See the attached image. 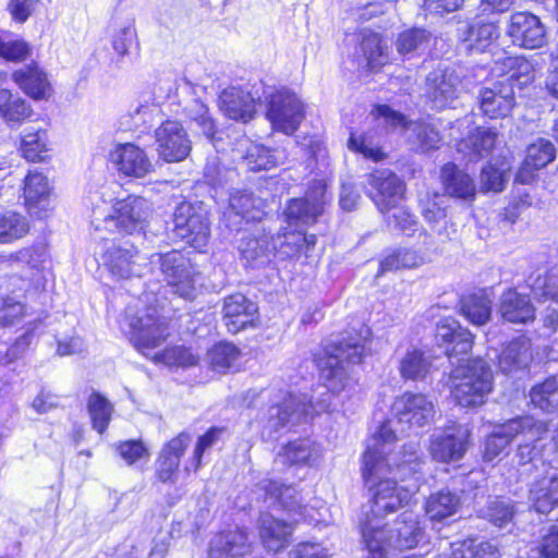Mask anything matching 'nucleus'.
<instances>
[{
    "label": "nucleus",
    "mask_w": 558,
    "mask_h": 558,
    "mask_svg": "<svg viewBox=\"0 0 558 558\" xmlns=\"http://www.w3.org/2000/svg\"><path fill=\"white\" fill-rule=\"evenodd\" d=\"M396 439L390 422H385L369 439L363 456L362 476L368 501L360 529L373 558H383L384 539L377 538V534H384L386 515L410 502L418 490L417 474L424 463L416 441H409L402 451L395 452Z\"/></svg>",
    "instance_id": "nucleus-1"
},
{
    "label": "nucleus",
    "mask_w": 558,
    "mask_h": 558,
    "mask_svg": "<svg viewBox=\"0 0 558 558\" xmlns=\"http://www.w3.org/2000/svg\"><path fill=\"white\" fill-rule=\"evenodd\" d=\"M369 333V329L362 326L356 333H350L325 349L318 366L320 377L330 392L339 393L351 386L350 365L360 363L366 354Z\"/></svg>",
    "instance_id": "nucleus-2"
},
{
    "label": "nucleus",
    "mask_w": 558,
    "mask_h": 558,
    "mask_svg": "<svg viewBox=\"0 0 558 558\" xmlns=\"http://www.w3.org/2000/svg\"><path fill=\"white\" fill-rule=\"evenodd\" d=\"M449 379L451 396L463 408L482 405L493 388V372L481 357L458 359Z\"/></svg>",
    "instance_id": "nucleus-3"
},
{
    "label": "nucleus",
    "mask_w": 558,
    "mask_h": 558,
    "mask_svg": "<svg viewBox=\"0 0 558 558\" xmlns=\"http://www.w3.org/2000/svg\"><path fill=\"white\" fill-rule=\"evenodd\" d=\"M169 320L168 311L162 304L149 303L137 311L128 307L120 320V328L136 349H153L167 339Z\"/></svg>",
    "instance_id": "nucleus-4"
},
{
    "label": "nucleus",
    "mask_w": 558,
    "mask_h": 558,
    "mask_svg": "<svg viewBox=\"0 0 558 558\" xmlns=\"http://www.w3.org/2000/svg\"><path fill=\"white\" fill-rule=\"evenodd\" d=\"M372 114L378 123L384 124L387 129L396 130L398 128L407 129L410 144L417 153H428L440 147L442 135L437 120L427 119L407 123L405 117L388 105L376 106Z\"/></svg>",
    "instance_id": "nucleus-5"
},
{
    "label": "nucleus",
    "mask_w": 558,
    "mask_h": 558,
    "mask_svg": "<svg viewBox=\"0 0 558 558\" xmlns=\"http://www.w3.org/2000/svg\"><path fill=\"white\" fill-rule=\"evenodd\" d=\"M329 410V404L319 402L313 404L305 395H289L281 403L270 407L262 417L263 434L272 438L274 434L288 425H295L314 414Z\"/></svg>",
    "instance_id": "nucleus-6"
},
{
    "label": "nucleus",
    "mask_w": 558,
    "mask_h": 558,
    "mask_svg": "<svg viewBox=\"0 0 558 558\" xmlns=\"http://www.w3.org/2000/svg\"><path fill=\"white\" fill-rule=\"evenodd\" d=\"M548 430L547 424L535 420L533 416H518L508 420L504 424L495 426L487 436L484 445L483 459L486 462L494 461L499 457L517 436L527 437L535 440L541 439Z\"/></svg>",
    "instance_id": "nucleus-7"
},
{
    "label": "nucleus",
    "mask_w": 558,
    "mask_h": 558,
    "mask_svg": "<svg viewBox=\"0 0 558 558\" xmlns=\"http://www.w3.org/2000/svg\"><path fill=\"white\" fill-rule=\"evenodd\" d=\"M150 263L159 265L160 271L174 294L185 300L196 298L197 271L182 252L173 250L165 254H153Z\"/></svg>",
    "instance_id": "nucleus-8"
},
{
    "label": "nucleus",
    "mask_w": 558,
    "mask_h": 558,
    "mask_svg": "<svg viewBox=\"0 0 558 558\" xmlns=\"http://www.w3.org/2000/svg\"><path fill=\"white\" fill-rule=\"evenodd\" d=\"M173 231L190 246L202 251L207 246L210 236L206 210L189 202L180 203L173 213Z\"/></svg>",
    "instance_id": "nucleus-9"
},
{
    "label": "nucleus",
    "mask_w": 558,
    "mask_h": 558,
    "mask_svg": "<svg viewBox=\"0 0 558 558\" xmlns=\"http://www.w3.org/2000/svg\"><path fill=\"white\" fill-rule=\"evenodd\" d=\"M471 428L457 422L448 423L430 437L429 453L437 462L450 463L461 460L470 447Z\"/></svg>",
    "instance_id": "nucleus-10"
},
{
    "label": "nucleus",
    "mask_w": 558,
    "mask_h": 558,
    "mask_svg": "<svg viewBox=\"0 0 558 558\" xmlns=\"http://www.w3.org/2000/svg\"><path fill=\"white\" fill-rule=\"evenodd\" d=\"M151 214L150 203L140 196H129L118 201L112 214L104 218V228L107 230L117 229L132 234L145 228L147 219Z\"/></svg>",
    "instance_id": "nucleus-11"
},
{
    "label": "nucleus",
    "mask_w": 558,
    "mask_h": 558,
    "mask_svg": "<svg viewBox=\"0 0 558 558\" xmlns=\"http://www.w3.org/2000/svg\"><path fill=\"white\" fill-rule=\"evenodd\" d=\"M267 118L275 130L291 135L304 118L303 102L288 89L278 90L269 96Z\"/></svg>",
    "instance_id": "nucleus-12"
},
{
    "label": "nucleus",
    "mask_w": 558,
    "mask_h": 558,
    "mask_svg": "<svg viewBox=\"0 0 558 558\" xmlns=\"http://www.w3.org/2000/svg\"><path fill=\"white\" fill-rule=\"evenodd\" d=\"M462 92V82L457 71L439 64L425 80V97L432 107L442 110L451 106Z\"/></svg>",
    "instance_id": "nucleus-13"
},
{
    "label": "nucleus",
    "mask_w": 558,
    "mask_h": 558,
    "mask_svg": "<svg viewBox=\"0 0 558 558\" xmlns=\"http://www.w3.org/2000/svg\"><path fill=\"white\" fill-rule=\"evenodd\" d=\"M365 193L380 213L395 208L404 192V183L389 169L375 170L365 175Z\"/></svg>",
    "instance_id": "nucleus-14"
},
{
    "label": "nucleus",
    "mask_w": 558,
    "mask_h": 558,
    "mask_svg": "<svg viewBox=\"0 0 558 558\" xmlns=\"http://www.w3.org/2000/svg\"><path fill=\"white\" fill-rule=\"evenodd\" d=\"M156 150L166 162L184 160L192 150V142L183 125L173 120L162 122L155 130Z\"/></svg>",
    "instance_id": "nucleus-15"
},
{
    "label": "nucleus",
    "mask_w": 558,
    "mask_h": 558,
    "mask_svg": "<svg viewBox=\"0 0 558 558\" xmlns=\"http://www.w3.org/2000/svg\"><path fill=\"white\" fill-rule=\"evenodd\" d=\"M384 526V534L377 538L384 539L383 558H387L390 549L404 550L414 548L423 537L417 515L412 511L402 512L389 531ZM368 558H373L368 553Z\"/></svg>",
    "instance_id": "nucleus-16"
},
{
    "label": "nucleus",
    "mask_w": 558,
    "mask_h": 558,
    "mask_svg": "<svg viewBox=\"0 0 558 558\" xmlns=\"http://www.w3.org/2000/svg\"><path fill=\"white\" fill-rule=\"evenodd\" d=\"M392 412L401 424L422 427L435 417V405L423 393L404 392L392 404Z\"/></svg>",
    "instance_id": "nucleus-17"
},
{
    "label": "nucleus",
    "mask_w": 558,
    "mask_h": 558,
    "mask_svg": "<svg viewBox=\"0 0 558 558\" xmlns=\"http://www.w3.org/2000/svg\"><path fill=\"white\" fill-rule=\"evenodd\" d=\"M257 489L264 494V501L268 507L282 510L289 517L305 515L306 506H304L303 497L295 486L264 478L257 484Z\"/></svg>",
    "instance_id": "nucleus-18"
},
{
    "label": "nucleus",
    "mask_w": 558,
    "mask_h": 558,
    "mask_svg": "<svg viewBox=\"0 0 558 558\" xmlns=\"http://www.w3.org/2000/svg\"><path fill=\"white\" fill-rule=\"evenodd\" d=\"M507 35L513 45L524 49H536L544 45L546 32L538 16L530 12L511 14Z\"/></svg>",
    "instance_id": "nucleus-19"
},
{
    "label": "nucleus",
    "mask_w": 558,
    "mask_h": 558,
    "mask_svg": "<svg viewBox=\"0 0 558 558\" xmlns=\"http://www.w3.org/2000/svg\"><path fill=\"white\" fill-rule=\"evenodd\" d=\"M109 158L119 174L125 177L142 179L154 170L146 151L133 143L116 145Z\"/></svg>",
    "instance_id": "nucleus-20"
},
{
    "label": "nucleus",
    "mask_w": 558,
    "mask_h": 558,
    "mask_svg": "<svg viewBox=\"0 0 558 558\" xmlns=\"http://www.w3.org/2000/svg\"><path fill=\"white\" fill-rule=\"evenodd\" d=\"M191 440V435L182 432L162 447L155 462V475L158 481L161 483L175 482L181 458Z\"/></svg>",
    "instance_id": "nucleus-21"
},
{
    "label": "nucleus",
    "mask_w": 558,
    "mask_h": 558,
    "mask_svg": "<svg viewBox=\"0 0 558 558\" xmlns=\"http://www.w3.org/2000/svg\"><path fill=\"white\" fill-rule=\"evenodd\" d=\"M24 199L28 213L45 218L53 209L52 187L43 173L31 172L24 183Z\"/></svg>",
    "instance_id": "nucleus-22"
},
{
    "label": "nucleus",
    "mask_w": 558,
    "mask_h": 558,
    "mask_svg": "<svg viewBox=\"0 0 558 558\" xmlns=\"http://www.w3.org/2000/svg\"><path fill=\"white\" fill-rule=\"evenodd\" d=\"M514 105V90L509 82L500 80L481 89V109L485 116L492 119L507 117Z\"/></svg>",
    "instance_id": "nucleus-23"
},
{
    "label": "nucleus",
    "mask_w": 558,
    "mask_h": 558,
    "mask_svg": "<svg viewBox=\"0 0 558 558\" xmlns=\"http://www.w3.org/2000/svg\"><path fill=\"white\" fill-rule=\"evenodd\" d=\"M138 251L128 240L112 243L102 254L108 271L117 279H126L138 274Z\"/></svg>",
    "instance_id": "nucleus-24"
},
{
    "label": "nucleus",
    "mask_w": 558,
    "mask_h": 558,
    "mask_svg": "<svg viewBox=\"0 0 558 558\" xmlns=\"http://www.w3.org/2000/svg\"><path fill=\"white\" fill-rule=\"evenodd\" d=\"M260 199L253 193L242 190L230 194L229 207L223 214L227 226L230 229L241 230L242 221L250 222L259 220L263 211L260 209Z\"/></svg>",
    "instance_id": "nucleus-25"
},
{
    "label": "nucleus",
    "mask_w": 558,
    "mask_h": 558,
    "mask_svg": "<svg viewBox=\"0 0 558 558\" xmlns=\"http://www.w3.org/2000/svg\"><path fill=\"white\" fill-rule=\"evenodd\" d=\"M219 108L229 119L243 123L252 120L256 112V104L250 92L231 86L219 96Z\"/></svg>",
    "instance_id": "nucleus-26"
},
{
    "label": "nucleus",
    "mask_w": 558,
    "mask_h": 558,
    "mask_svg": "<svg viewBox=\"0 0 558 558\" xmlns=\"http://www.w3.org/2000/svg\"><path fill=\"white\" fill-rule=\"evenodd\" d=\"M259 538L268 551L277 553L286 548L291 541L294 530L292 523H287L272 514L262 513L257 522Z\"/></svg>",
    "instance_id": "nucleus-27"
},
{
    "label": "nucleus",
    "mask_w": 558,
    "mask_h": 558,
    "mask_svg": "<svg viewBox=\"0 0 558 558\" xmlns=\"http://www.w3.org/2000/svg\"><path fill=\"white\" fill-rule=\"evenodd\" d=\"M251 549L247 532L243 529L216 535L208 549V558H244Z\"/></svg>",
    "instance_id": "nucleus-28"
},
{
    "label": "nucleus",
    "mask_w": 558,
    "mask_h": 558,
    "mask_svg": "<svg viewBox=\"0 0 558 558\" xmlns=\"http://www.w3.org/2000/svg\"><path fill=\"white\" fill-rule=\"evenodd\" d=\"M274 238L266 233H243L238 250L246 266L260 267L269 262L276 250Z\"/></svg>",
    "instance_id": "nucleus-29"
},
{
    "label": "nucleus",
    "mask_w": 558,
    "mask_h": 558,
    "mask_svg": "<svg viewBox=\"0 0 558 558\" xmlns=\"http://www.w3.org/2000/svg\"><path fill=\"white\" fill-rule=\"evenodd\" d=\"M436 339L448 344L446 354L450 360L466 354L473 345V335L453 318H446L437 325Z\"/></svg>",
    "instance_id": "nucleus-30"
},
{
    "label": "nucleus",
    "mask_w": 558,
    "mask_h": 558,
    "mask_svg": "<svg viewBox=\"0 0 558 558\" xmlns=\"http://www.w3.org/2000/svg\"><path fill=\"white\" fill-rule=\"evenodd\" d=\"M257 305L241 293L225 299L223 319L228 330L236 333L253 324Z\"/></svg>",
    "instance_id": "nucleus-31"
},
{
    "label": "nucleus",
    "mask_w": 558,
    "mask_h": 558,
    "mask_svg": "<svg viewBox=\"0 0 558 558\" xmlns=\"http://www.w3.org/2000/svg\"><path fill=\"white\" fill-rule=\"evenodd\" d=\"M532 360L531 342L521 336L504 347L498 355V367L504 374H513L527 369Z\"/></svg>",
    "instance_id": "nucleus-32"
},
{
    "label": "nucleus",
    "mask_w": 558,
    "mask_h": 558,
    "mask_svg": "<svg viewBox=\"0 0 558 558\" xmlns=\"http://www.w3.org/2000/svg\"><path fill=\"white\" fill-rule=\"evenodd\" d=\"M441 181L445 193L464 202H473L476 195L474 180L457 165L448 162L441 168Z\"/></svg>",
    "instance_id": "nucleus-33"
},
{
    "label": "nucleus",
    "mask_w": 558,
    "mask_h": 558,
    "mask_svg": "<svg viewBox=\"0 0 558 558\" xmlns=\"http://www.w3.org/2000/svg\"><path fill=\"white\" fill-rule=\"evenodd\" d=\"M499 313L501 317L512 324H526L535 317V308L529 295L509 289L500 296Z\"/></svg>",
    "instance_id": "nucleus-34"
},
{
    "label": "nucleus",
    "mask_w": 558,
    "mask_h": 558,
    "mask_svg": "<svg viewBox=\"0 0 558 558\" xmlns=\"http://www.w3.org/2000/svg\"><path fill=\"white\" fill-rule=\"evenodd\" d=\"M322 457L320 447L310 438L289 441L276 459V463L288 465H314Z\"/></svg>",
    "instance_id": "nucleus-35"
},
{
    "label": "nucleus",
    "mask_w": 558,
    "mask_h": 558,
    "mask_svg": "<svg viewBox=\"0 0 558 558\" xmlns=\"http://www.w3.org/2000/svg\"><path fill=\"white\" fill-rule=\"evenodd\" d=\"M529 500L539 513H549L558 507V474L543 476L530 487Z\"/></svg>",
    "instance_id": "nucleus-36"
},
{
    "label": "nucleus",
    "mask_w": 558,
    "mask_h": 558,
    "mask_svg": "<svg viewBox=\"0 0 558 558\" xmlns=\"http://www.w3.org/2000/svg\"><path fill=\"white\" fill-rule=\"evenodd\" d=\"M13 80L28 96L34 99L46 98L50 93V83L46 73L32 63L13 73Z\"/></svg>",
    "instance_id": "nucleus-37"
},
{
    "label": "nucleus",
    "mask_w": 558,
    "mask_h": 558,
    "mask_svg": "<svg viewBox=\"0 0 558 558\" xmlns=\"http://www.w3.org/2000/svg\"><path fill=\"white\" fill-rule=\"evenodd\" d=\"M33 114L31 105L9 89H0V116L11 128H16Z\"/></svg>",
    "instance_id": "nucleus-38"
},
{
    "label": "nucleus",
    "mask_w": 558,
    "mask_h": 558,
    "mask_svg": "<svg viewBox=\"0 0 558 558\" xmlns=\"http://www.w3.org/2000/svg\"><path fill=\"white\" fill-rule=\"evenodd\" d=\"M460 507L461 499L458 494L440 490L428 497L425 511L432 521H442L454 515Z\"/></svg>",
    "instance_id": "nucleus-39"
},
{
    "label": "nucleus",
    "mask_w": 558,
    "mask_h": 558,
    "mask_svg": "<svg viewBox=\"0 0 558 558\" xmlns=\"http://www.w3.org/2000/svg\"><path fill=\"white\" fill-rule=\"evenodd\" d=\"M324 203L320 199L293 198L289 202L284 214L290 225L303 226L314 223L323 214Z\"/></svg>",
    "instance_id": "nucleus-40"
},
{
    "label": "nucleus",
    "mask_w": 558,
    "mask_h": 558,
    "mask_svg": "<svg viewBox=\"0 0 558 558\" xmlns=\"http://www.w3.org/2000/svg\"><path fill=\"white\" fill-rule=\"evenodd\" d=\"M432 38V34L418 27H413L401 32L396 40V49L399 54L411 58L424 52Z\"/></svg>",
    "instance_id": "nucleus-41"
},
{
    "label": "nucleus",
    "mask_w": 558,
    "mask_h": 558,
    "mask_svg": "<svg viewBox=\"0 0 558 558\" xmlns=\"http://www.w3.org/2000/svg\"><path fill=\"white\" fill-rule=\"evenodd\" d=\"M498 27L494 23H473L461 33L466 49L483 51L498 38Z\"/></svg>",
    "instance_id": "nucleus-42"
},
{
    "label": "nucleus",
    "mask_w": 558,
    "mask_h": 558,
    "mask_svg": "<svg viewBox=\"0 0 558 558\" xmlns=\"http://www.w3.org/2000/svg\"><path fill=\"white\" fill-rule=\"evenodd\" d=\"M514 502L510 499L495 497L489 499L480 510V515L498 527H507L513 523L515 515Z\"/></svg>",
    "instance_id": "nucleus-43"
},
{
    "label": "nucleus",
    "mask_w": 558,
    "mask_h": 558,
    "mask_svg": "<svg viewBox=\"0 0 558 558\" xmlns=\"http://www.w3.org/2000/svg\"><path fill=\"white\" fill-rule=\"evenodd\" d=\"M429 356L417 349L408 350L399 363V371L403 378L423 380L430 371Z\"/></svg>",
    "instance_id": "nucleus-44"
},
{
    "label": "nucleus",
    "mask_w": 558,
    "mask_h": 558,
    "mask_svg": "<svg viewBox=\"0 0 558 558\" xmlns=\"http://www.w3.org/2000/svg\"><path fill=\"white\" fill-rule=\"evenodd\" d=\"M425 254L409 247L393 250L379 265V272L399 270L401 268H414L425 263Z\"/></svg>",
    "instance_id": "nucleus-45"
},
{
    "label": "nucleus",
    "mask_w": 558,
    "mask_h": 558,
    "mask_svg": "<svg viewBox=\"0 0 558 558\" xmlns=\"http://www.w3.org/2000/svg\"><path fill=\"white\" fill-rule=\"evenodd\" d=\"M23 157L31 162H39L48 157L49 142L46 130H26L21 143Z\"/></svg>",
    "instance_id": "nucleus-46"
},
{
    "label": "nucleus",
    "mask_w": 558,
    "mask_h": 558,
    "mask_svg": "<svg viewBox=\"0 0 558 558\" xmlns=\"http://www.w3.org/2000/svg\"><path fill=\"white\" fill-rule=\"evenodd\" d=\"M357 52L362 53L363 61L369 69L379 68L388 60L380 36L373 32H364L362 34Z\"/></svg>",
    "instance_id": "nucleus-47"
},
{
    "label": "nucleus",
    "mask_w": 558,
    "mask_h": 558,
    "mask_svg": "<svg viewBox=\"0 0 558 558\" xmlns=\"http://www.w3.org/2000/svg\"><path fill=\"white\" fill-rule=\"evenodd\" d=\"M87 410L93 428L99 434H104L112 417V403L102 395L93 392L87 400Z\"/></svg>",
    "instance_id": "nucleus-48"
},
{
    "label": "nucleus",
    "mask_w": 558,
    "mask_h": 558,
    "mask_svg": "<svg viewBox=\"0 0 558 558\" xmlns=\"http://www.w3.org/2000/svg\"><path fill=\"white\" fill-rule=\"evenodd\" d=\"M508 66V74L502 77V81L509 82L513 88L517 86L521 89L535 78V66L524 57L509 58Z\"/></svg>",
    "instance_id": "nucleus-49"
},
{
    "label": "nucleus",
    "mask_w": 558,
    "mask_h": 558,
    "mask_svg": "<svg viewBox=\"0 0 558 558\" xmlns=\"http://www.w3.org/2000/svg\"><path fill=\"white\" fill-rule=\"evenodd\" d=\"M531 402L541 410L551 413L558 411V383L548 378L530 391Z\"/></svg>",
    "instance_id": "nucleus-50"
},
{
    "label": "nucleus",
    "mask_w": 558,
    "mask_h": 558,
    "mask_svg": "<svg viewBox=\"0 0 558 558\" xmlns=\"http://www.w3.org/2000/svg\"><path fill=\"white\" fill-rule=\"evenodd\" d=\"M184 112L186 118L194 122L202 134L214 144L217 128L207 106L199 100H193L185 107Z\"/></svg>",
    "instance_id": "nucleus-51"
},
{
    "label": "nucleus",
    "mask_w": 558,
    "mask_h": 558,
    "mask_svg": "<svg viewBox=\"0 0 558 558\" xmlns=\"http://www.w3.org/2000/svg\"><path fill=\"white\" fill-rule=\"evenodd\" d=\"M278 162V151H271L266 146L258 144H251L243 157V163L250 171L267 170Z\"/></svg>",
    "instance_id": "nucleus-52"
},
{
    "label": "nucleus",
    "mask_w": 558,
    "mask_h": 558,
    "mask_svg": "<svg viewBox=\"0 0 558 558\" xmlns=\"http://www.w3.org/2000/svg\"><path fill=\"white\" fill-rule=\"evenodd\" d=\"M490 301L485 295H470L462 301L461 313L473 325L482 326L490 318Z\"/></svg>",
    "instance_id": "nucleus-53"
},
{
    "label": "nucleus",
    "mask_w": 558,
    "mask_h": 558,
    "mask_svg": "<svg viewBox=\"0 0 558 558\" xmlns=\"http://www.w3.org/2000/svg\"><path fill=\"white\" fill-rule=\"evenodd\" d=\"M28 232L27 219L19 213L5 211L0 215V243H10Z\"/></svg>",
    "instance_id": "nucleus-54"
},
{
    "label": "nucleus",
    "mask_w": 558,
    "mask_h": 558,
    "mask_svg": "<svg viewBox=\"0 0 558 558\" xmlns=\"http://www.w3.org/2000/svg\"><path fill=\"white\" fill-rule=\"evenodd\" d=\"M241 352L231 342H219L208 351L211 367L217 372H226L238 362Z\"/></svg>",
    "instance_id": "nucleus-55"
},
{
    "label": "nucleus",
    "mask_w": 558,
    "mask_h": 558,
    "mask_svg": "<svg viewBox=\"0 0 558 558\" xmlns=\"http://www.w3.org/2000/svg\"><path fill=\"white\" fill-rule=\"evenodd\" d=\"M222 430V428L211 427L204 435L198 437L193 454L184 466L187 473L197 472L199 470L204 453L218 442Z\"/></svg>",
    "instance_id": "nucleus-56"
},
{
    "label": "nucleus",
    "mask_w": 558,
    "mask_h": 558,
    "mask_svg": "<svg viewBox=\"0 0 558 558\" xmlns=\"http://www.w3.org/2000/svg\"><path fill=\"white\" fill-rule=\"evenodd\" d=\"M235 177V171L221 165L218 156L207 158L204 167V180L214 189L223 187Z\"/></svg>",
    "instance_id": "nucleus-57"
},
{
    "label": "nucleus",
    "mask_w": 558,
    "mask_h": 558,
    "mask_svg": "<svg viewBox=\"0 0 558 558\" xmlns=\"http://www.w3.org/2000/svg\"><path fill=\"white\" fill-rule=\"evenodd\" d=\"M385 215L386 223L389 228L401 231L408 236L414 235L418 230V221L407 208L398 207L390 208L383 213Z\"/></svg>",
    "instance_id": "nucleus-58"
},
{
    "label": "nucleus",
    "mask_w": 558,
    "mask_h": 558,
    "mask_svg": "<svg viewBox=\"0 0 558 558\" xmlns=\"http://www.w3.org/2000/svg\"><path fill=\"white\" fill-rule=\"evenodd\" d=\"M525 438L529 440L527 437ZM537 439H535V441ZM530 441L532 442L519 445L514 456V461L519 468L518 471L520 476H530L538 468V464L542 463L539 449L534 444V440L530 439Z\"/></svg>",
    "instance_id": "nucleus-59"
},
{
    "label": "nucleus",
    "mask_w": 558,
    "mask_h": 558,
    "mask_svg": "<svg viewBox=\"0 0 558 558\" xmlns=\"http://www.w3.org/2000/svg\"><path fill=\"white\" fill-rule=\"evenodd\" d=\"M556 157L554 144L545 138H538L526 148L525 160L539 169L546 167Z\"/></svg>",
    "instance_id": "nucleus-60"
},
{
    "label": "nucleus",
    "mask_w": 558,
    "mask_h": 558,
    "mask_svg": "<svg viewBox=\"0 0 558 558\" xmlns=\"http://www.w3.org/2000/svg\"><path fill=\"white\" fill-rule=\"evenodd\" d=\"M137 34L133 20L125 21L112 35L111 45L120 57L129 54L130 49L136 43Z\"/></svg>",
    "instance_id": "nucleus-61"
},
{
    "label": "nucleus",
    "mask_w": 558,
    "mask_h": 558,
    "mask_svg": "<svg viewBox=\"0 0 558 558\" xmlns=\"http://www.w3.org/2000/svg\"><path fill=\"white\" fill-rule=\"evenodd\" d=\"M304 233L291 232L283 236L274 238L272 244H276L278 254L284 258H296L304 253Z\"/></svg>",
    "instance_id": "nucleus-62"
},
{
    "label": "nucleus",
    "mask_w": 558,
    "mask_h": 558,
    "mask_svg": "<svg viewBox=\"0 0 558 558\" xmlns=\"http://www.w3.org/2000/svg\"><path fill=\"white\" fill-rule=\"evenodd\" d=\"M29 53V46L22 39H12L0 34V57L10 61L24 60Z\"/></svg>",
    "instance_id": "nucleus-63"
},
{
    "label": "nucleus",
    "mask_w": 558,
    "mask_h": 558,
    "mask_svg": "<svg viewBox=\"0 0 558 558\" xmlns=\"http://www.w3.org/2000/svg\"><path fill=\"white\" fill-rule=\"evenodd\" d=\"M534 550L541 558H558V526L551 525L545 534L542 535Z\"/></svg>",
    "instance_id": "nucleus-64"
}]
</instances>
